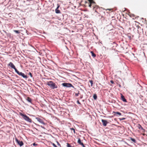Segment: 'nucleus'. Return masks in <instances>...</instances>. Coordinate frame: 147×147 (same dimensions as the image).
<instances>
[{"mask_svg": "<svg viewBox=\"0 0 147 147\" xmlns=\"http://www.w3.org/2000/svg\"><path fill=\"white\" fill-rule=\"evenodd\" d=\"M47 84L51 89H56L58 88L57 85L52 81H49L47 82Z\"/></svg>", "mask_w": 147, "mask_h": 147, "instance_id": "obj_1", "label": "nucleus"}, {"mask_svg": "<svg viewBox=\"0 0 147 147\" xmlns=\"http://www.w3.org/2000/svg\"><path fill=\"white\" fill-rule=\"evenodd\" d=\"M19 114L20 115L23 117V119L26 121L30 123L32 122V121L31 119L26 114H23L22 113H20Z\"/></svg>", "mask_w": 147, "mask_h": 147, "instance_id": "obj_2", "label": "nucleus"}, {"mask_svg": "<svg viewBox=\"0 0 147 147\" xmlns=\"http://www.w3.org/2000/svg\"><path fill=\"white\" fill-rule=\"evenodd\" d=\"M63 87L67 88H69L72 87L74 88V86L72 85L71 84L69 83L64 82L63 83L61 84Z\"/></svg>", "mask_w": 147, "mask_h": 147, "instance_id": "obj_3", "label": "nucleus"}, {"mask_svg": "<svg viewBox=\"0 0 147 147\" xmlns=\"http://www.w3.org/2000/svg\"><path fill=\"white\" fill-rule=\"evenodd\" d=\"M18 75L22 77L23 78L27 79L28 77L27 75H25L24 73L22 72H20L18 70H16V72Z\"/></svg>", "mask_w": 147, "mask_h": 147, "instance_id": "obj_4", "label": "nucleus"}, {"mask_svg": "<svg viewBox=\"0 0 147 147\" xmlns=\"http://www.w3.org/2000/svg\"><path fill=\"white\" fill-rule=\"evenodd\" d=\"M15 140L16 142L20 146H21L24 145V143L22 141L18 140L16 138H15Z\"/></svg>", "mask_w": 147, "mask_h": 147, "instance_id": "obj_5", "label": "nucleus"}, {"mask_svg": "<svg viewBox=\"0 0 147 147\" xmlns=\"http://www.w3.org/2000/svg\"><path fill=\"white\" fill-rule=\"evenodd\" d=\"M8 65L10 66L11 68L14 69L15 70V72H16V70H17L15 66L12 62H10L8 64Z\"/></svg>", "mask_w": 147, "mask_h": 147, "instance_id": "obj_6", "label": "nucleus"}, {"mask_svg": "<svg viewBox=\"0 0 147 147\" xmlns=\"http://www.w3.org/2000/svg\"><path fill=\"white\" fill-rule=\"evenodd\" d=\"M36 119L40 123L44 125H45L46 124V123H45L44 121H43V120L39 118L38 117H36Z\"/></svg>", "mask_w": 147, "mask_h": 147, "instance_id": "obj_7", "label": "nucleus"}, {"mask_svg": "<svg viewBox=\"0 0 147 147\" xmlns=\"http://www.w3.org/2000/svg\"><path fill=\"white\" fill-rule=\"evenodd\" d=\"M101 121L102 123V125L104 126H107V124L108 123L106 120L102 119Z\"/></svg>", "mask_w": 147, "mask_h": 147, "instance_id": "obj_8", "label": "nucleus"}, {"mask_svg": "<svg viewBox=\"0 0 147 147\" xmlns=\"http://www.w3.org/2000/svg\"><path fill=\"white\" fill-rule=\"evenodd\" d=\"M57 5V8L55 9V13H61L60 11L58 9L60 7V5L58 4Z\"/></svg>", "mask_w": 147, "mask_h": 147, "instance_id": "obj_9", "label": "nucleus"}, {"mask_svg": "<svg viewBox=\"0 0 147 147\" xmlns=\"http://www.w3.org/2000/svg\"><path fill=\"white\" fill-rule=\"evenodd\" d=\"M114 113V115L116 116H118V115H121V114L118 112H115L113 111V114Z\"/></svg>", "mask_w": 147, "mask_h": 147, "instance_id": "obj_10", "label": "nucleus"}, {"mask_svg": "<svg viewBox=\"0 0 147 147\" xmlns=\"http://www.w3.org/2000/svg\"><path fill=\"white\" fill-rule=\"evenodd\" d=\"M5 32L6 33L8 38L11 39L12 38H13V36H12L11 34L10 33H7L6 31H5Z\"/></svg>", "mask_w": 147, "mask_h": 147, "instance_id": "obj_11", "label": "nucleus"}, {"mask_svg": "<svg viewBox=\"0 0 147 147\" xmlns=\"http://www.w3.org/2000/svg\"><path fill=\"white\" fill-rule=\"evenodd\" d=\"M121 100L124 102H127V100L125 98L124 96L121 94Z\"/></svg>", "mask_w": 147, "mask_h": 147, "instance_id": "obj_12", "label": "nucleus"}, {"mask_svg": "<svg viewBox=\"0 0 147 147\" xmlns=\"http://www.w3.org/2000/svg\"><path fill=\"white\" fill-rule=\"evenodd\" d=\"M78 143L79 144L81 145L82 146H84V145L83 144V143L81 142V139L80 138L78 139Z\"/></svg>", "mask_w": 147, "mask_h": 147, "instance_id": "obj_13", "label": "nucleus"}, {"mask_svg": "<svg viewBox=\"0 0 147 147\" xmlns=\"http://www.w3.org/2000/svg\"><path fill=\"white\" fill-rule=\"evenodd\" d=\"M138 127L139 129H142L143 131H145V129L142 127V126L140 124H139L138 126Z\"/></svg>", "mask_w": 147, "mask_h": 147, "instance_id": "obj_14", "label": "nucleus"}, {"mask_svg": "<svg viewBox=\"0 0 147 147\" xmlns=\"http://www.w3.org/2000/svg\"><path fill=\"white\" fill-rule=\"evenodd\" d=\"M26 100L29 102L30 103H32V100L31 98L29 97H28L26 99Z\"/></svg>", "mask_w": 147, "mask_h": 147, "instance_id": "obj_15", "label": "nucleus"}, {"mask_svg": "<svg viewBox=\"0 0 147 147\" xmlns=\"http://www.w3.org/2000/svg\"><path fill=\"white\" fill-rule=\"evenodd\" d=\"M130 138L132 142H133L134 143H137V141L135 139L132 138L131 137Z\"/></svg>", "mask_w": 147, "mask_h": 147, "instance_id": "obj_16", "label": "nucleus"}, {"mask_svg": "<svg viewBox=\"0 0 147 147\" xmlns=\"http://www.w3.org/2000/svg\"><path fill=\"white\" fill-rule=\"evenodd\" d=\"M91 53L92 54V56L94 57H95L96 56V54L94 53L92 51L91 52Z\"/></svg>", "mask_w": 147, "mask_h": 147, "instance_id": "obj_17", "label": "nucleus"}, {"mask_svg": "<svg viewBox=\"0 0 147 147\" xmlns=\"http://www.w3.org/2000/svg\"><path fill=\"white\" fill-rule=\"evenodd\" d=\"M93 98L94 100H96L97 98V95L96 94H94L93 95Z\"/></svg>", "mask_w": 147, "mask_h": 147, "instance_id": "obj_18", "label": "nucleus"}, {"mask_svg": "<svg viewBox=\"0 0 147 147\" xmlns=\"http://www.w3.org/2000/svg\"><path fill=\"white\" fill-rule=\"evenodd\" d=\"M80 94V92L79 91H77V93H75V96H78L79 94Z\"/></svg>", "mask_w": 147, "mask_h": 147, "instance_id": "obj_19", "label": "nucleus"}, {"mask_svg": "<svg viewBox=\"0 0 147 147\" xmlns=\"http://www.w3.org/2000/svg\"><path fill=\"white\" fill-rule=\"evenodd\" d=\"M137 27H138V31H137L138 32V33H139V30H140L141 29V28L140 26H138Z\"/></svg>", "mask_w": 147, "mask_h": 147, "instance_id": "obj_20", "label": "nucleus"}, {"mask_svg": "<svg viewBox=\"0 0 147 147\" xmlns=\"http://www.w3.org/2000/svg\"><path fill=\"white\" fill-rule=\"evenodd\" d=\"M13 31L17 34H19L20 33V32L19 30H13Z\"/></svg>", "mask_w": 147, "mask_h": 147, "instance_id": "obj_21", "label": "nucleus"}, {"mask_svg": "<svg viewBox=\"0 0 147 147\" xmlns=\"http://www.w3.org/2000/svg\"><path fill=\"white\" fill-rule=\"evenodd\" d=\"M89 82L91 84V86L92 87V86H93V81L92 80H90Z\"/></svg>", "mask_w": 147, "mask_h": 147, "instance_id": "obj_22", "label": "nucleus"}, {"mask_svg": "<svg viewBox=\"0 0 147 147\" xmlns=\"http://www.w3.org/2000/svg\"><path fill=\"white\" fill-rule=\"evenodd\" d=\"M88 0L89 1L90 3L91 4L95 3V2L93 1V0Z\"/></svg>", "mask_w": 147, "mask_h": 147, "instance_id": "obj_23", "label": "nucleus"}, {"mask_svg": "<svg viewBox=\"0 0 147 147\" xmlns=\"http://www.w3.org/2000/svg\"><path fill=\"white\" fill-rule=\"evenodd\" d=\"M67 147H73L70 145V144L69 143H67Z\"/></svg>", "mask_w": 147, "mask_h": 147, "instance_id": "obj_24", "label": "nucleus"}, {"mask_svg": "<svg viewBox=\"0 0 147 147\" xmlns=\"http://www.w3.org/2000/svg\"><path fill=\"white\" fill-rule=\"evenodd\" d=\"M28 74L31 77V78L33 77V78H34L33 77V76H32V74L31 72H29V73Z\"/></svg>", "mask_w": 147, "mask_h": 147, "instance_id": "obj_25", "label": "nucleus"}, {"mask_svg": "<svg viewBox=\"0 0 147 147\" xmlns=\"http://www.w3.org/2000/svg\"><path fill=\"white\" fill-rule=\"evenodd\" d=\"M119 119L120 121H122V120H125L126 119V118H119Z\"/></svg>", "mask_w": 147, "mask_h": 147, "instance_id": "obj_26", "label": "nucleus"}, {"mask_svg": "<svg viewBox=\"0 0 147 147\" xmlns=\"http://www.w3.org/2000/svg\"><path fill=\"white\" fill-rule=\"evenodd\" d=\"M70 129L73 131H74V133H75V129H74V128H70Z\"/></svg>", "mask_w": 147, "mask_h": 147, "instance_id": "obj_27", "label": "nucleus"}, {"mask_svg": "<svg viewBox=\"0 0 147 147\" xmlns=\"http://www.w3.org/2000/svg\"><path fill=\"white\" fill-rule=\"evenodd\" d=\"M32 145H33V146H38V144H36L35 143H33V144H32Z\"/></svg>", "mask_w": 147, "mask_h": 147, "instance_id": "obj_28", "label": "nucleus"}, {"mask_svg": "<svg viewBox=\"0 0 147 147\" xmlns=\"http://www.w3.org/2000/svg\"><path fill=\"white\" fill-rule=\"evenodd\" d=\"M129 34H128L127 36L128 37V38H129V39H131V36L130 35H129Z\"/></svg>", "mask_w": 147, "mask_h": 147, "instance_id": "obj_29", "label": "nucleus"}, {"mask_svg": "<svg viewBox=\"0 0 147 147\" xmlns=\"http://www.w3.org/2000/svg\"><path fill=\"white\" fill-rule=\"evenodd\" d=\"M52 144L54 147H57V146L54 143H52Z\"/></svg>", "mask_w": 147, "mask_h": 147, "instance_id": "obj_30", "label": "nucleus"}, {"mask_svg": "<svg viewBox=\"0 0 147 147\" xmlns=\"http://www.w3.org/2000/svg\"><path fill=\"white\" fill-rule=\"evenodd\" d=\"M98 7L96 6V7H93V9H98Z\"/></svg>", "mask_w": 147, "mask_h": 147, "instance_id": "obj_31", "label": "nucleus"}, {"mask_svg": "<svg viewBox=\"0 0 147 147\" xmlns=\"http://www.w3.org/2000/svg\"><path fill=\"white\" fill-rule=\"evenodd\" d=\"M113 44L115 46H117V44L115 42H113Z\"/></svg>", "mask_w": 147, "mask_h": 147, "instance_id": "obj_32", "label": "nucleus"}, {"mask_svg": "<svg viewBox=\"0 0 147 147\" xmlns=\"http://www.w3.org/2000/svg\"><path fill=\"white\" fill-rule=\"evenodd\" d=\"M57 142V145L58 146H61V145L60 144H59V143L58 142Z\"/></svg>", "mask_w": 147, "mask_h": 147, "instance_id": "obj_33", "label": "nucleus"}, {"mask_svg": "<svg viewBox=\"0 0 147 147\" xmlns=\"http://www.w3.org/2000/svg\"><path fill=\"white\" fill-rule=\"evenodd\" d=\"M77 103L78 104H80V105H81V103H80V102H79V100H78L77 101Z\"/></svg>", "mask_w": 147, "mask_h": 147, "instance_id": "obj_34", "label": "nucleus"}, {"mask_svg": "<svg viewBox=\"0 0 147 147\" xmlns=\"http://www.w3.org/2000/svg\"><path fill=\"white\" fill-rule=\"evenodd\" d=\"M110 82H111V83L112 84H113L114 83V82L112 80H111L110 81Z\"/></svg>", "mask_w": 147, "mask_h": 147, "instance_id": "obj_35", "label": "nucleus"}, {"mask_svg": "<svg viewBox=\"0 0 147 147\" xmlns=\"http://www.w3.org/2000/svg\"><path fill=\"white\" fill-rule=\"evenodd\" d=\"M40 126L42 128H43V129H45V128L43 126H42V125H41V126Z\"/></svg>", "mask_w": 147, "mask_h": 147, "instance_id": "obj_36", "label": "nucleus"}, {"mask_svg": "<svg viewBox=\"0 0 147 147\" xmlns=\"http://www.w3.org/2000/svg\"><path fill=\"white\" fill-rule=\"evenodd\" d=\"M91 5H91V4L90 3V4L89 5V7H91Z\"/></svg>", "mask_w": 147, "mask_h": 147, "instance_id": "obj_37", "label": "nucleus"}, {"mask_svg": "<svg viewBox=\"0 0 147 147\" xmlns=\"http://www.w3.org/2000/svg\"><path fill=\"white\" fill-rule=\"evenodd\" d=\"M82 147H86L85 146H84H84H82Z\"/></svg>", "mask_w": 147, "mask_h": 147, "instance_id": "obj_38", "label": "nucleus"}, {"mask_svg": "<svg viewBox=\"0 0 147 147\" xmlns=\"http://www.w3.org/2000/svg\"><path fill=\"white\" fill-rule=\"evenodd\" d=\"M107 10H109V9H107ZM110 9H109L110 10Z\"/></svg>", "mask_w": 147, "mask_h": 147, "instance_id": "obj_39", "label": "nucleus"}]
</instances>
